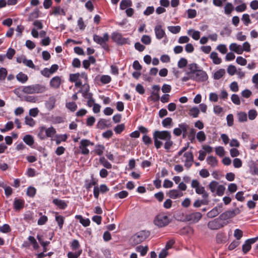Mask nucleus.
Here are the masks:
<instances>
[{
  "instance_id": "1",
  "label": "nucleus",
  "mask_w": 258,
  "mask_h": 258,
  "mask_svg": "<svg viewBox=\"0 0 258 258\" xmlns=\"http://www.w3.org/2000/svg\"><path fill=\"white\" fill-rule=\"evenodd\" d=\"M154 145L157 149H160L163 145L161 140L165 141L164 148L167 152H169L173 145L171 140L170 133L167 131H155L153 134Z\"/></svg>"
},
{
  "instance_id": "2",
  "label": "nucleus",
  "mask_w": 258,
  "mask_h": 258,
  "mask_svg": "<svg viewBox=\"0 0 258 258\" xmlns=\"http://www.w3.org/2000/svg\"><path fill=\"white\" fill-rule=\"evenodd\" d=\"M188 70H190L192 80L198 82H202L207 81L208 79V76L207 73L200 69L199 66L195 63L189 64L188 65Z\"/></svg>"
},
{
  "instance_id": "3",
  "label": "nucleus",
  "mask_w": 258,
  "mask_h": 258,
  "mask_svg": "<svg viewBox=\"0 0 258 258\" xmlns=\"http://www.w3.org/2000/svg\"><path fill=\"white\" fill-rule=\"evenodd\" d=\"M47 90L45 85L40 84H35L31 85L25 86L23 88V92L25 94H41Z\"/></svg>"
},
{
  "instance_id": "4",
  "label": "nucleus",
  "mask_w": 258,
  "mask_h": 258,
  "mask_svg": "<svg viewBox=\"0 0 258 258\" xmlns=\"http://www.w3.org/2000/svg\"><path fill=\"white\" fill-rule=\"evenodd\" d=\"M149 231L141 230L133 235L130 239L131 244L133 245L139 244L145 241L150 235Z\"/></svg>"
},
{
  "instance_id": "5",
  "label": "nucleus",
  "mask_w": 258,
  "mask_h": 258,
  "mask_svg": "<svg viewBox=\"0 0 258 258\" xmlns=\"http://www.w3.org/2000/svg\"><path fill=\"white\" fill-rule=\"evenodd\" d=\"M87 75L85 73L71 74L69 77L70 81L75 83L76 87H81L83 82H87Z\"/></svg>"
},
{
  "instance_id": "6",
  "label": "nucleus",
  "mask_w": 258,
  "mask_h": 258,
  "mask_svg": "<svg viewBox=\"0 0 258 258\" xmlns=\"http://www.w3.org/2000/svg\"><path fill=\"white\" fill-rule=\"evenodd\" d=\"M170 222V219L165 213H160L157 215L154 220V224L161 228L167 226Z\"/></svg>"
},
{
  "instance_id": "7",
  "label": "nucleus",
  "mask_w": 258,
  "mask_h": 258,
  "mask_svg": "<svg viewBox=\"0 0 258 258\" xmlns=\"http://www.w3.org/2000/svg\"><path fill=\"white\" fill-rule=\"evenodd\" d=\"M181 161L184 162L185 167L187 169L190 168L194 162V155L191 152H184L181 158Z\"/></svg>"
},
{
  "instance_id": "8",
  "label": "nucleus",
  "mask_w": 258,
  "mask_h": 258,
  "mask_svg": "<svg viewBox=\"0 0 258 258\" xmlns=\"http://www.w3.org/2000/svg\"><path fill=\"white\" fill-rule=\"evenodd\" d=\"M226 224V223L222 222L219 217L210 221L207 224V226L211 230H216L223 227Z\"/></svg>"
},
{
  "instance_id": "9",
  "label": "nucleus",
  "mask_w": 258,
  "mask_h": 258,
  "mask_svg": "<svg viewBox=\"0 0 258 258\" xmlns=\"http://www.w3.org/2000/svg\"><path fill=\"white\" fill-rule=\"evenodd\" d=\"M240 210L238 208H236L232 210H228L225 211L221 214L219 217L221 221L227 220L240 214Z\"/></svg>"
},
{
  "instance_id": "10",
  "label": "nucleus",
  "mask_w": 258,
  "mask_h": 258,
  "mask_svg": "<svg viewBox=\"0 0 258 258\" xmlns=\"http://www.w3.org/2000/svg\"><path fill=\"white\" fill-rule=\"evenodd\" d=\"M94 143L88 139H83L80 141L79 149L83 155H87L89 153V150L87 147L89 146H93Z\"/></svg>"
},
{
  "instance_id": "11",
  "label": "nucleus",
  "mask_w": 258,
  "mask_h": 258,
  "mask_svg": "<svg viewBox=\"0 0 258 258\" xmlns=\"http://www.w3.org/2000/svg\"><path fill=\"white\" fill-rule=\"evenodd\" d=\"M111 39L113 41L119 45H123L128 43V39L122 37L121 33L118 32H114L111 34Z\"/></svg>"
},
{
  "instance_id": "12",
  "label": "nucleus",
  "mask_w": 258,
  "mask_h": 258,
  "mask_svg": "<svg viewBox=\"0 0 258 258\" xmlns=\"http://www.w3.org/2000/svg\"><path fill=\"white\" fill-rule=\"evenodd\" d=\"M156 37L157 39L160 40L163 38H166V40H164V43L167 41V36L165 31L162 29V26L160 25H156L154 28Z\"/></svg>"
},
{
  "instance_id": "13",
  "label": "nucleus",
  "mask_w": 258,
  "mask_h": 258,
  "mask_svg": "<svg viewBox=\"0 0 258 258\" xmlns=\"http://www.w3.org/2000/svg\"><path fill=\"white\" fill-rule=\"evenodd\" d=\"M258 240V236L254 238L247 239L242 245V251L244 253H246L251 249V245Z\"/></svg>"
},
{
  "instance_id": "14",
  "label": "nucleus",
  "mask_w": 258,
  "mask_h": 258,
  "mask_svg": "<svg viewBox=\"0 0 258 258\" xmlns=\"http://www.w3.org/2000/svg\"><path fill=\"white\" fill-rule=\"evenodd\" d=\"M109 190V188L106 184H101L100 187L97 185L95 186L93 189V195L95 199H98L99 196V192L104 194Z\"/></svg>"
},
{
  "instance_id": "15",
  "label": "nucleus",
  "mask_w": 258,
  "mask_h": 258,
  "mask_svg": "<svg viewBox=\"0 0 258 258\" xmlns=\"http://www.w3.org/2000/svg\"><path fill=\"white\" fill-rule=\"evenodd\" d=\"M202 217V214L200 212H195L186 216L187 221L193 223H197Z\"/></svg>"
},
{
  "instance_id": "16",
  "label": "nucleus",
  "mask_w": 258,
  "mask_h": 258,
  "mask_svg": "<svg viewBox=\"0 0 258 258\" xmlns=\"http://www.w3.org/2000/svg\"><path fill=\"white\" fill-rule=\"evenodd\" d=\"M62 83V79L60 76H55L50 81L49 85L51 88L53 89H58L59 88Z\"/></svg>"
},
{
  "instance_id": "17",
  "label": "nucleus",
  "mask_w": 258,
  "mask_h": 258,
  "mask_svg": "<svg viewBox=\"0 0 258 258\" xmlns=\"http://www.w3.org/2000/svg\"><path fill=\"white\" fill-rule=\"evenodd\" d=\"M93 40L97 44L100 45L104 42H107L109 40V35L108 33H105L102 37L98 35L94 34L93 35Z\"/></svg>"
},
{
  "instance_id": "18",
  "label": "nucleus",
  "mask_w": 258,
  "mask_h": 258,
  "mask_svg": "<svg viewBox=\"0 0 258 258\" xmlns=\"http://www.w3.org/2000/svg\"><path fill=\"white\" fill-rule=\"evenodd\" d=\"M168 195L172 199H176L182 197L183 194L181 191L176 189L169 190Z\"/></svg>"
},
{
  "instance_id": "19",
  "label": "nucleus",
  "mask_w": 258,
  "mask_h": 258,
  "mask_svg": "<svg viewBox=\"0 0 258 258\" xmlns=\"http://www.w3.org/2000/svg\"><path fill=\"white\" fill-rule=\"evenodd\" d=\"M40 131L41 132H42L43 131H45L46 137L47 138H52L56 134V130L52 126H50V127H48L47 128H45V127L42 126L41 127Z\"/></svg>"
},
{
  "instance_id": "20",
  "label": "nucleus",
  "mask_w": 258,
  "mask_h": 258,
  "mask_svg": "<svg viewBox=\"0 0 258 258\" xmlns=\"http://www.w3.org/2000/svg\"><path fill=\"white\" fill-rule=\"evenodd\" d=\"M229 49L238 54H241L243 52V50L241 45L236 43H231L229 46Z\"/></svg>"
},
{
  "instance_id": "21",
  "label": "nucleus",
  "mask_w": 258,
  "mask_h": 258,
  "mask_svg": "<svg viewBox=\"0 0 258 258\" xmlns=\"http://www.w3.org/2000/svg\"><path fill=\"white\" fill-rule=\"evenodd\" d=\"M207 164L212 168H215L218 166V161L216 157L209 156L206 159Z\"/></svg>"
},
{
  "instance_id": "22",
  "label": "nucleus",
  "mask_w": 258,
  "mask_h": 258,
  "mask_svg": "<svg viewBox=\"0 0 258 258\" xmlns=\"http://www.w3.org/2000/svg\"><path fill=\"white\" fill-rule=\"evenodd\" d=\"M210 58L215 64H219L222 62V59L219 57L218 53L215 51H212L210 53Z\"/></svg>"
},
{
  "instance_id": "23",
  "label": "nucleus",
  "mask_w": 258,
  "mask_h": 258,
  "mask_svg": "<svg viewBox=\"0 0 258 258\" xmlns=\"http://www.w3.org/2000/svg\"><path fill=\"white\" fill-rule=\"evenodd\" d=\"M220 208L215 207L213 209H212L210 211L208 212L207 214V216L208 218H213L215 217L220 213Z\"/></svg>"
},
{
  "instance_id": "24",
  "label": "nucleus",
  "mask_w": 258,
  "mask_h": 258,
  "mask_svg": "<svg viewBox=\"0 0 258 258\" xmlns=\"http://www.w3.org/2000/svg\"><path fill=\"white\" fill-rule=\"evenodd\" d=\"M75 218L79 220L80 223L84 227L88 226L90 225V221L88 218L84 219L82 216L80 215H76Z\"/></svg>"
},
{
  "instance_id": "25",
  "label": "nucleus",
  "mask_w": 258,
  "mask_h": 258,
  "mask_svg": "<svg viewBox=\"0 0 258 258\" xmlns=\"http://www.w3.org/2000/svg\"><path fill=\"white\" fill-rule=\"evenodd\" d=\"M216 240L217 243H223L226 241V236L224 233L219 232L216 236Z\"/></svg>"
},
{
  "instance_id": "26",
  "label": "nucleus",
  "mask_w": 258,
  "mask_h": 258,
  "mask_svg": "<svg viewBox=\"0 0 258 258\" xmlns=\"http://www.w3.org/2000/svg\"><path fill=\"white\" fill-rule=\"evenodd\" d=\"M55 220L59 227V228L61 229L64 224V217L61 215L56 214L55 216Z\"/></svg>"
},
{
  "instance_id": "27",
  "label": "nucleus",
  "mask_w": 258,
  "mask_h": 258,
  "mask_svg": "<svg viewBox=\"0 0 258 258\" xmlns=\"http://www.w3.org/2000/svg\"><path fill=\"white\" fill-rule=\"evenodd\" d=\"M196 192L198 195H202L203 199H208L209 197L208 193L205 190V188L202 185L196 189Z\"/></svg>"
},
{
  "instance_id": "28",
  "label": "nucleus",
  "mask_w": 258,
  "mask_h": 258,
  "mask_svg": "<svg viewBox=\"0 0 258 258\" xmlns=\"http://www.w3.org/2000/svg\"><path fill=\"white\" fill-rule=\"evenodd\" d=\"M52 202L54 205L61 209H64L67 207V204L64 202V201L61 200L55 199L53 200Z\"/></svg>"
},
{
  "instance_id": "29",
  "label": "nucleus",
  "mask_w": 258,
  "mask_h": 258,
  "mask_svg": "<svg viewBox=\"0 0 258 258\" xmlns=\"http://www.w3.org/2000/svg\"><path fill=\"white\" fill-rule=\"evenodd\" d=\"M187 34L191 36L195 40H198L200 38V32L194 29H190L188 30Z\"/></svg>"
},
{
  "instance_id": "30",
  "label": "nucleus",
  "mask_w": 258,
  "mask_h": 258,
  "mask_svg": "<svg viewBox=\"0 0 258 258\" xmlns=\"http://www.w3.org/2000/svg\"><path fill=\"white\" fill-rule=\"evenodd\" d=\"M24 201L20 200V199H15V201L14 202V208L16 210H19L23 208L24 207Z\"/></svg>"
},
{
  "instance_id": "31",
  "label": "nucleus",
  "mask_w": 258,
  "mask_h": 258,
  "mask_svg": "<svg viewBox=\"0 0 258 258\" xmlns=\"http://www.w3.org/2000/svg\"><path fill=\"white\" fill-rule=\"evenodd\" d=\"M234 9V8L232 3H227L224 7V13L227 15H230Z\"/></svg>"
},
{
  "instance_id": "32",
  "label": "nucleus",
  "mask_w": 258,
  "mask_h": 258,
  "mask_svg": "<svg viewBox=\"0 0 258 258\" xmlns=\"http://www.w3.org/2000/svg\"><path fill=\"white\" fill-rule=\"evenodd\" d=\"M136 251L140 252L141 255L144 256L146 254L148 250V246H143L142 245H139L136 247Z\"/></svg>"
},
{
  "instance_id": "33",
  "label": "nucleus",
  "mask_w": 258,
  "mask_h": 258,
  "mask_svg": "<svg viewBox=\"0 0 258 258\" xmlns=\"http://www.w3.org/2000/svg\"><path fill=\"white\" fill-rule=\"evenodd\" d=\"M23 141L28 146H31L34 143L33 137L29 135L25 136L23 139Z\"/></svg>"
},
{
  "instance_id": "34",
  "label": "nucleus",
  "mask_w": 258,
  "mask_h": 258,
  "mask_svg": "<svg viewBox=\"0 0 258 258\" xmlns=\"http://www.w3.org/2000/svg\"><path fill=\"white\" fill-rule=\"evenodd\" d=\"M100 163L106 168L111 169L112 168V165L109 163L104 157H101L99 158Z\"/></svg>"
},
{
  "instance_id": "35",
  "label": "nucleus",
  "mask_w": 258,
  "mask_h": 258,
  "mask_svg": "<svg viewBox=\"0 0 258 258\" xmlns=\"http://www.w3.org/2000/svg\"><path fill=\"white\" fill-rule=\"evenodd\" d=\"M132 6V2L130 0H122L120 3V9L125 10L127 7Z\"/></svg>"
},
{
  "instance_id": "36",
  "label": "nucleus",
  "mask_w": 258,
  "mask_h": 258,
  "mask_svg": "<svg viewBox=\"0 0 258 258\" xmlns=\"http://www.w3.org/2000/svg\"><path fill=\"white\" fill-rule=\"evenodd\" d=\"M200 110L197 107H193L189 110V115L194 118L198 117Z\"/></svg>"
},
{
  "instance_id": "37",
  "label": "nucleus",
  "mask_w": 258,
  "mask_h": 258,
  "mask_svg": "<svg viewBox=\"0 0 258 258\" xmlns=\"http://www.w3.org/2000/svg\"><path fill=\"white\" fill-rule=\"evenodd\" d=\"M17 80L22 83H25L28 80L27 76L22 72L19 73L17 76Z\"/></svg>"
},
{
  "instance_id": "38",
  "label": "nucleus",
  "mask_w": 258,
  "mask_h": 258,
  "mask_svg": "<svg viewBox=\"0 0 258 258\" xmlns=\"http://www.w3.org/2000/svg\"><path fill=\"white\" fill-rule=\"evenodd\" d=\"M97 182L95 181L93 179L91 180H86L85 182L84 186L87 190H89L93 185L96 186Z\"/></svg>"
},
{
  "instance_id": "39",
  "label": "nucleus",
  "mask_w": 258,
  "mask_h": 258,
  "mask_svg": "<svg viewBox=\"0 0 258 258\" xmlns=\"http://www.w3.org/2000/svg\"><path fill=\"white\" fill-rule=\"evenodd\" d=\"M225 74L224 69H221L217 71L214 74V78L216 80L221 79Z\"/></svg>"
},
{
  "instance_id": "40",
  "label": "nucleus",
  "mask_w": 258,
  "mask_h": 258,
  "mask_svg": "<svg viewBox=\"0 0 258 258\" xmlns=\"http://www.w3.org/2000/svg\"><path fill=\"white\" fill-rule=\"evenodd\" d=\"M105 149L104 146L102 145H97L95 146L94 152L98 155L101 156L103 153Z\"/></svg>"
},
{
  "instance_id": "41",
  "label": "nucleus",
  "mask_w": 258,
  "mask_h": 258,
  "mask_svg": "<svg viewBox=\"0 0 258 258\" xmlns=\"http://www.w3.org/2000/svg\"><path fill=\"white\" fill-rule=\"evenodd\" d=\"M208 203V199H203L202 200H197L194 203V206L196 208H199L202 205H207Z\"/></svg>"
},
{
  "instance_id": "42",
  "label": "nucleus",
  "mask_w": 258,
  "mask_h": 258,
  "mask_svg": "<svg viewBox=\"0 0 258 258\" xmlns=\"http://www.w3.org/2000/svg\"><path fill=\"white\" fill-rule=\"evenodd\" d=\"M71 248L73 250H81L80 248V244L79 243V242L77 239H74L71 244Z\"/></svg>"
},
{
  "instance_id": "43",
  "label": "nucleus",
  "mask_w": 258,
  "mask_h": 258,
  "mask_svg": "<svg viewBox=\"0 0 258 258\" xmlns=\"http://www.w3.org/2000/svg\"><path fill=\"white\" fill-rule=\"evenodd\" d=\"M196 138L200 142H203L206 139V136L204 132L199 131L197 134Z\"/></svg>"
},
{
  "instance_id": "44",
  "label": "nucleus",
  "mask_w": 258,
  "mask_h": 258,
  "mask_svg": "<svg viewBox=\"0 0 258 258\" xmlns=\"http://www.w3.org/2000/svg\"><path fill=\"white\" fill-rule=\"evenodd\" d=\"M167 29L172 33L177 34L180 32V31L181 30V27L179 26H168Z\"/></svg>"
},
{
  "instance_id": "45",
  "label": "nucleus",
  "mask_w": 258,
  "mask_h": 258,
  "mask_svg": "<svg viewBox=\"0 0 258 258\" xmlns=\"http://www.w3.org/2000/svg\"><path fill=\"white\" fill-rule=\"evenodd\" d=\"M13 127H14L13 122L11 121H9L6 123L5 128L1 129V132L2 133H5L8 131L11 130L13 128Z\"/></svg>"
},
{
  "instance_id": "46",
  "label": "nucleus",
  "mask_w": 258,
  "mask_h": 258,
  "mask_svg": "<svg viewBox=\"0 0 258 258\" xmlns=\"http://www.w3.org/2000/svg\"><path fill=\"white\" fill-rule=\"evenodd\" d=\"M82 250H76L75 252H69L68 253V258H78L82 253Z\"/></svg>"
},
{
  "instance_id": "47",
  "label": "nucleus",
  "mask_w": 258,
  "mask_h": 258,
  "mask_svg": "<svg viewBox=\"0 0 258 258\" xmlns=\"http://www.w3.org/2000/svg\"><path fill=\"white\" fill-rule=\"evenodd\" d=\"M66 106L68 109L72 112L76 111L77 108V105L74 102L67 103Z\"/></svg>"
},
{
  "instance_id": "48",
  "label": "nucleus",
  "mask_w": 258,
  "mask_h": 258,
  "mask_svg": "<svg viewBox=\"0 0 258 258\" xmlns=\"http://www.w3.org/2000/svg\"><path fill=\"white\" fill-rule=\"evenodd\" d=\"M36 193V189L33 186H29L27 190V195L30 197L33 198Z\"/></svg>"
},
{
  "instance_id": "49",
  "label": "nucleus",
  "mask_w": 258,
  "mask_h": 258,
  "mask_svg": "<svg viewBox=\"0 0 258 258\" xmlns=\"http://www.w3.org/2000/svg\"><path fill=\"white\" fill-rule=\"evenodd\" d=\"M216 49L223 54H226L227 52L228 49L225 44H219L217 47Z\"/></svg>"
},
{
  "instance_id": "50",
  "label": "nucleus",
  "mask_w": 258,
  "mask_h": 258,
  "mask_svg": "<svg viewBox=\"0 0 258 258\" xmlns=\"http://www.w3.org/2000/svg\"><path fill=\"white\" fill-rule=\"evenodd\" d=\"M216 154L220 156L223 157L225 155V151L224 148L222 146H218L215 148Z\"/></svg>"
},
{
  "instance_id": "51",
  "label": "nucleus",
  "mask_w": 258,
  "mask_h": 258,
  "mask_svg": "<svg viewBox=\"0 0 258 258\" xmlns=\"http://www.w3.org/2000/svg\"><path fill=\"white\" fill-rule=\"evenodd\" d=\"M241 20L243 22V24L245 26H248L251 23V20L249 18V16L247 14H244L242 15Z\"/></svg>"
},
{
  "instance_id": "52",
  "label": "nucleus",
  "mask_w": 258,
  "mask_h": 258,
  "mask_svg": "<svg viewBox=\"0 0 258 258\" xmlns=\"http://www.w3.org/2000/svg\"><path fill=\"white\" fill-rule=\"evenodd\" d=\"M238 118L239 122H245L247 120V115L246 113L240 112L238 113Z\"/></svg>"
},
{
  "instance_id": "53",
  "label": "nucleus",
  "mask_w": 258,
  "mask_h": 258,
  "mask_svg": "<svg viewBox=\"0 0 258 258\" xmlns=\"http://www.w3.org/2000/svg\"><path fill=\"white\" fill-rule=\"evenodd\" d=\"M25 123L26 124L32 127L35 124V120L30 116H26L25 118Z\"/></svg>"
},
{
  "instance_id": "54",
  "label": "nucleus",
  "mask_w": 258,
  "mask_h": 258,
  "mask_svg": "<svg viewBox=\"0 0 258 258\" xmlns=\"http://www.w3.org/2000/svg\"><path fill=\"white\" fill-rule=\"evenodd\" d=\"M186 75L187 76L183 77L181 79V80L183 82H186L189 80H192V76L191 71H190V70H188V67H187V70L186 71Z\"/></svg>"
},
{
  "instance_id": "55",
  "label": "nucleus",
  "mask_w": 258,
  "mask_h": 258,
  "mask_svg": "<svg viewBox=\"0 0 258 258\" xmlns=\"http://www.w3.org/2000/svg\"><path fill=\"white\" fill-rule=\"evenodd\" d=\"M149 99H150L154 102L158 101L160 99L159 92H152L151 93V96L149 97Z\"/></svg>"
},
{
  "instance_id": "56",
  "label": "nucleus",
  "mask_w": 258,
  "mask_h": 258,
  "mask_svg": "<svg viewBox=\"0 0 258 258\" xmlns=\"http://www.w3.org/2000/svg\"><path fill=\"white\" fill-rule=\"evenodd\" d=\"M142 42L146 45H149L151 42V38L150 36L144 35L141 39Z\"/></svg>"
},
{
  "instance_id": "57",
  "label": "nucleus",
  "mask_w": 258,
  "mask_h": 258,
  "mask_svg": "<svg viewBox=\"0 0 258 258\" xmlns=\"http://www.w3.org/2000/svg\"><path fill=\"white\" fill-rule=\"evenodd\" d=\"M25 100L30 103H36L38 100V98L37 96H27L25 97Z\"/></svg>"
},
{
  "instance_id": "58",
  "label": "nucleus",
  "mask_w": 258,
  "mask_h": 258,
  "mask_svg": "<svg viewBox=\"0 0 258 258\" xmlns=\"http://www.w3.org/2000/svg\"><path fill=\"white\" fill-rule=\"evenodd\" d=\"M227 71V73H228V74L230 76L234 75L237 72V70H236V67L232 65V64L229 65L228 67Z\"/></svg>"
},
{
  "instance_id": "59",
  "label": "nucleus",
  "mask_w": 258,
  "mask_h": 258,
  "mask_svg": "<svg viewBox=\"0 0 258 258\" xmlns=\"http://www.w3.org/2000/svg\"><path fill=\"white\" fill-rule=\"evenodd\" d=\"M231 99L232 102L235 105H240V100L239 97L237 94H232L231 97Z\"/></svg>"
},
{
  "instance_id": "60",
  "label": "nucleus",
  "mask_w": 258,
  "mask_h": 258,
  "mask_svg": "<svg viewBox=\"0 0 258 258\" xmlns=\"http://www.w3.org/2000/svg\"><path fill=\"white\" fill-rule=\"evenodd\" d=\"M187 64V59L184 58H181L178 61V67L182 69L186 66Z\"/></svg>"
},
{
  "instance_id": "61",
  "label": "nucleus",
  "mask_w": 258,
  "mask_h": 258,
  "mask_svg": "<svg viewBox=\"0 0 258 258\" xmlns=\"http://www.w3.org/2000/svg\"><path fill=\"white\" fill-rule=\"evenodd\" d=\"M55 99L53 98H50L48 102L46 103V107L49 110L53 109L54 107Z\"/></svg>"
},
{
  "instance_id": "62",
  "label": "nucleus",
  "mask_w": 258,
  "mask_h": 258,
  "mask_svg": "<svg viewBox=\"0 0 258 258\" xmlns=\"http://www.w3.org/2000/svg\"><path fill=\"white\" fill-rule=\"evenodd\" d=\"M172 122V119L170 117H167L164 119L162 121V125L165 127H168Z\"/></svg>"
},
{
  "instance_id": "63",
  "label": "nucleus",
  "mask_w": 258,
  "mask_h": 258,
  "mask_svg": "<svg viewBox=\"0 0 258 258\" xmlns=\"http://www.w3.org/2000/svg\"><path fill=\"white\" fill-rule=\"evenodd\" d=\"M111 80V77L108 75H103L100 78V81L104 84H108L110 82Z\"/></svg>"
},
{
  "instance_id": "64",
  "label": "nucleus",
  "mask_w": 258,
  "mask_h": 258,
  "mask_svg": "<svg viewBox=\"0 0 258 258\" xmlns=\"http://www.w3.org/2000/svg\"><path fill=\"white\" fill-rule=\"evenodd\" d=\"M246 5L245 3H243L240 5L236 6L235 8V11L238 13H241L244 12L246 9Z\"/></svg>"
}]
</instances>
